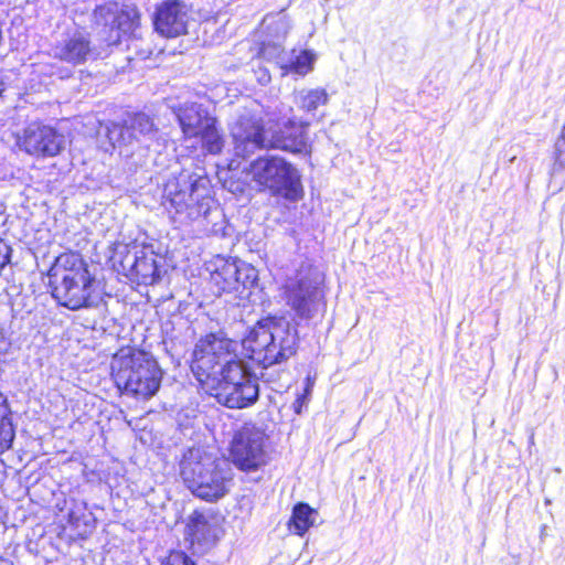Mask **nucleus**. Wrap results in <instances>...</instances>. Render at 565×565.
<instances>
[{"label":"nucleus","instance_id":"nucleus-33","mask_svg":"<svg viewBox=\"0 0 565 565\" xmlns=\"http://www.w3.org/2000/svg\"><path fill=\"white\" fill-rule=\"evenodd\" d=\"M85 510V503L75 504V508L71 509L68 512L70 524L79 527L81 523L83 522L85 525H88L93 518L90 513L86 514Z\"/></svg>","mask_w":565,"mask_h":565},{"label":"nucleus","instance_id":"nucleus-16","mask_svg":"<svg viewBox=\"0 0 565 565\" xmlns=\"http://www.w3.org/2000/svg\"><path fill=\"white\" fill-rule=\"evenodd\" d=\"M307 126L308 124L288 119L284 127L269 138L268 148L292 153L308 152Z\"/></svg>","mask_w":565,"mask_h":565},{"label":"nucleus","instance_id":"nucleus-37","mask_svg":"<svg viewBox=\"0 0 565 565\" xmlns=\"http://www.w3.org/2000/svg\"><path fill=\"white\" fill-rule=\"evenodd\" d=\"M316 380H317L316 374H313V375L308 374L307 375V377H306V386H305V392H303L305 395H307V396L311 395V392H312V388L315 386Z\"/></svg>","mask_w":565,"mask_h":565},{"label":"nucleus","instance_id":"nucleus-23","mask_svg":"<svg viewBox=\"0 0 565 565\" xmlns=\"http://www.w3.org/2000/svg\"><path fill=\"white\" fill-rule=\"evenodd\" d=\"M238 343L227 338L222 330L201 337L193 353H236Z\"/></svg>","mask_w":565,"mask_h":565},{"label":"nucleus","instance_id":"nucleus-7","mask_svg":"<svg viewBox=\"0 0 565 565\" xmlns=\"http://www.w3.org/2000/svg\"><path fill=\"white\" fill-rule=\"evenodd\" d=\"M266 434L253 424H245L235 431L231 441L230 456L233 463L243 471H256L269 460L266 450Z\"/></svg>","mask_w":565,"mask_h":565},{"label":"nucleus","instance_id":"nucleus-14","mask_svg":"<svg viewBox=\"0 0 565 565\" xmlns=\"http://www.w3.org/2000/svg\"><path fill=\"white\" fill-rule=\"evenodd\" d=\"M94 278L90 274L79 276H62L52 291L53 297L64 307L72 310L89 305Z\"/></svg>","mask_w":565,"mask_h":565},{"label":"nucleus","instance_id":"nucleus-15","mask_svg":"<svg viewBox=\"0 0 565 565\" xmlns=\"http://www.w3.org/2000/svg\"><path fill=\"white\" fill-rule=\"evenodd\" d=\"M54 57L72 65H81L88 61L97 60L100 53L92 46L88 34L74 31L64 38L53 47Z\"/></svg>","mask_w":565,"mask_h":565},{"label":"nucleus","instance_id":"nucleus-6","mask_svg":"<svg viewBox=\"0 0 565 565\" xmlns=\"http://www.w3.org/2000/svg\"><path fill=\"white\" fill-rule=\"evenodd\" d=\"M286 361L287 355H263L262 360L248 355V361H227L223 366L216 390L232 386V383L241 385L247 381L258 382L259 379L265 382H275L279 379L281 365Z\"/></svg>","mask_w":565,"mask_h":565},{"label":"nucleus","instance_id":"nucleus-24","mask_svg":"<svg viewBox=\"0 0 565 565\" xmlns=\"http://www.w3.org/2000/svg\"><path fill=\"white\" fill-rule=\"evenodd\" d=\"M290 30V21L284 12L267 14L262 21V31L266 34L265 40L282 42Z\"/></svg>","mask_w":565,"mask_h":565},{"label":"nucleus","instance_id":"nucleus-5","mask_svg":"<svg viewBox=\"0 0 565 565\" xmlns=\"http://www.w3.org/2000/svg\"><path fill=\"white\" fill-rule=\"evenodd\" d=\"M116 362L121 367L118 377L125 382V390L128 393L143 399L157 393L162 371L152 355H119Z\"/></svg>","mask_w":565,"mask_h":565},{"label":"nucleus","instance_id":"nucleus-35","mask_svg":"<svg viewBox=\"0 0 565 565\" xmlns=\"http://www.w3.org/2000/svg\"><path fill=\"white\" fill-rule=\"evenodd\" d=\"M161 565H195L194 562L183 552H172Z\"/></svg>","mask_w":565,"mask_h":565},{"label":"nucleus","instance_id":"nucleus-1","mask_svg":"<svg viewBox=\"0 0 565 565\" xmlns=\"http://www.w3.org/2000/svg\"><path fill=\"white\" fill-rule=\"evenodd\" d=\"M162 205L173 223L188 225L199 220L211 223L221 212L211 196L210 181L196 173L181 172L167 181L162 193Z\"/></svg>","mask_w":565,"mask_h":565},{"label":"nucleus","instance_id":"nucleus-9","mask_svg":"<svg viewBox=\"0 0 565 565\" xmlns=\"http://www.w3.org/2000/svg\"><path fill=\"white\" fill-rule=\"evenodd\" d=\"M287 305L300 320H311L324 309V294L318 275H302L289 280L284 287Z\"/></svg>","mask_w":565,"mask_h":565},{"label":"nucleus","instance_id":"nucleus-19","mask_svg":"<svg viewBox=\"0 0 565 565\" xmlns=\"http://www.w3.org/2000/svg\"><path fill=\"white\" fill-rule=\"evenodd\" d=\"M218 403L228 408H245L256 403L259 396L258 382L247 381L245 384L223 386L216 392Z\"/></svg>","mask_w":565,"mask_h":565},{"label":"nucleus","instance_id":"nucleus-8","mask_svg":"<svg viewBox=\"0 0 565 565\" xmlns=\"http://www.w3.org/2000/svg\"><path fill=\"white\" fill-rule=\"evenodd\" d=\"M124 275L141 285H153L160 278L156 255L149 246L116 243L111 256Z\"/></svg>","mask_w":565,"mask_h":565},{"label":"nucleus","instance_id":"nucleus-22","mask_svg":"<svg viewBox=\"0 0 565 565\" xmlns=\"http://www.w3.org/2000/svg\"><path fill=\"white\" fill-rule=\"evenodd\" d=\"M238 260L218 258L211 274L212 281L221 291L232 292L237 288Z\"/></svg>","mask_w":565,"mask_h":565},{"label":"nucleus","instance_id":"nucleus-26","mask_svg":"<svg viewBox=\"0 0 565 565\" xmlns=\"http://www.w3.org/2000/svg\"><path fill=\"white\" fill-rule=\"evenodd\" d=\"M55 276H79L89 274L87 264L84 262L78 253H63L55 262L54 266Z\"/></svg>","mask_w":565,"mask_h":565},{"label":"nucleus","instance_id":"nucleus-39","mask_svg":"<svg viewBox=\"0 0 565 565\" xmlns=\"http://www.w3.org/2000/svg\"><path fill=\"white\" fill-rule=\"evenodd\" d=\"M258 81H259L260 84L265 85V84L269 83L270 75L268 74V72L265 71V72L262 73V75L259 76Z\"/></svg>","mask_w":565,"mask_h":565},{"label":"nucleus","instance_id":"nucleus-13","mask_svg":"<svg viewBox=\"0 0 565 565\" xmlns=\"http://www.w3.org/2000/svg\"><path fill=\"white\" fill-rule=\"evenodd\" d=\"M190 9L181 0H166L157 6L153 14V25L158 34L174 39L188 32Z\"/></svg>","mask_w":565,"mask_h":565},{"label":"nucleus","instance_id":"nucleus-11","mask_svg":"<svg viewBox=\"0 0 565 565\" xmlns=\"http://www.w3.org/2000/svg\"><path fill=\"white\" fill-rule=\"evenodd\" d=\"M20 150L38 158L55 157L64 148L65 137L53 127L34 121L17 135Z\"/></svg>","mask_w":565,"mask_h":565},{"label":"nucleus","instance_id":"nucleus-17","mask_svg":"<svg viewBox=\"0 0 565 565\" xmlns=\"http://www.w3.org/2000/svg\"><path fill=\"white\" fill-rule=\"evenodd\" d=\"M180 128L185 139L198 138L204 128H209L215 117L196 103H185L175 111Z\"/></svg>","mask_w":565,"mask_h":565},{"label":"nucleus","instance_id":"nucleus-2","mask_svg":"<svg viewBox=\"0 0 565 565\" xmlns=\"http://www.w3.org/2000/svg\"><path fill=\"white\" fill-rule=\"evenodd\" d=\"M180 473L189 490L205 501H217L231 488L228 463L213 458L200 448H190L180 462Z\"/></svg>","mask_w":565,"mask_h":565},{"label":"nucleus","instance_id":"nucleus-3","mask_svg":"<svg viewBox=\"0 0 565 565\" xmlns=\"http://www.w3.org/2000/svg\"><path fill=\"white\" fill-rule=\"evenodd\" d=\"M100 127L99 134L107 139L100 148L109 153L118 149L124 157L132 156L137 149L150 148L158 135L152 119L143 113L129 115L122 122L107 121Z\"/></svg>","mask_w":565,"mask_h":565},{"label":"nucleus","instance_id":"nucleus-30","mask_svg":"<svg viewBox=\"0 0 565 565\" xmlns=\"http://www.w3.org/2000/svg\"><path fill=\"white\" fill-rule=\"evenodd\" d=\"M209 128H204L199 137L202 148L210 154H218L224 148V136L218 128L217 119L215 118L209 124Z\"/></svg>","mask_w":565,"mask_h":565},{"label":"nucleus","instance_id":"nucleus-20","mask_svg":"<svg viewBox=\"0 0 565 565\" xmlns=\"http://www.w3.org/2000/svg\"><path fill=\"white\" fill-rule=\"evenodd\" d=\"M275 320L271 318L259 321L242 340V348L247 353H263L276 350Z\"/></svg>","mask_w":565,"mask_h":565},{"label":"nucleus","instance_id":"nucleus-18","mask_svg":"<svg viewBox=\"0 0 565 565\" xmlns=\"http://www.w3.org/2000/svg\"><path fill=\"white\" fill-rule=\"evenodd\" d=\"M186 527L191 544L196 545L200 552L211 548L218 539V529L214 519L204 513L194 512Z\"/></svg>","mask_w":565,"mask_h":565},{"label":"nucleus","instance_id":"nucleus-28","mask_svg":"<svg viewBox=\"0 0 565 565\" xmlns=\"http://www.w3.org/2000/svg\"><path fill=\"white\" fill-rule=\"evenodd\" d=\"M329 96L324 88L301 89L295 94V104L302 110L312 113L328 103Z\"/></svg>","mask_w":565,"mask_h":565},{"label":"nucleus","instance_id":"nucleus-38","mask_svg":"<svg viewBox=\"0 0 565 565\" xmlns=\"http://www.w3.org/2000/svg\"><path fill=\"white\" fill-rule=\"evenodd\" d=\"M308 399H309V396H307L305 394L297 397V399L295 402V412L297 414H300L302 405L306 404L308 402Z\"/></svg>","mask_w":565,"mask_h":565},{"label":"nucleus","instance_id":"nucleus-36","mask_svg":"<svg viewBox=\"0 0 565 565\" xmlns=\"http://www.w3.org/2000/svg\"><path fill=\"white\" fill-rule=\"evenodd\" d=\"M10 246L0 239V270L10 262Z\"/></svg>","mask_w":565,"mask_h":565},{"label":"nucleus","instance_id":"nucleus-4","mask_svg":"<svg viewBox=\"0 0 565 565\" xmlns=\"http://www.w3.org/2000/svg\"><path fill=\"white\" fill-rule=\"evenodd\" d=\"M259 188L269 190L273 194L288 200L300 199L302 186L298 170L284 158L277 156L259 157L250 162L247 170Z\"/></svg>","mask_w":565,"mask_h":565},{"label":"nucleus","instance_id":"nucleus-12","mask_svg":"<svg viewBox=\"0 0 565 565\" xmlns=\"http://www.w3.org/2000/svg\"><path fill=\"white\" fill-rule=\"evenodd\" d=\"M230 134L234 145L235 154L248 157L255 151L268 148L269 138L262 118L245 111L230 126Z\"/></svg>","mask_w":565,"mask_h":565},{"label":"nucleus","instance_id":"nucleus-40","mask_svg":"<svg viewBox=\"0 0 565 565\" xmlns=\"http://www.w3.org/2000/svg\"><path fill=\"white\" fill-rule=\"evenodd\" d=\"M4 88H6L4 83H3L2 78L0 77V95L3 93Z\"/></svg>","mask_w":565,"mask_h":565},{"label":"nucleus","instance_id":"nucleus-32","mask_svg":"<svg viewBox=\"0 0 565 565\" xmlns=\"http://www.w3.org/2000/svg\"><path fill=\"white\" fill-rule=\"evenodd\" d=\"M257 270L252 265L238 260V274H237V288L243 286L244 288L253 287L257 280Z\"/></svg>","mask_w":565,"mask_h":565},{"label":"nucleus","instance_id":"nucleus-31","mask_svg":"<svg viewBox=\"0 0 565 565\" xmlns=\"http://www.w3.org/2000/svg\"><path fill=\"white\" fill-rule=\"evenodd\" d=\"M260 56L264 60L273 61L280 70L286 65L288 52L282 47V42L264 40L260 47Z\"/></svg>","mask_w":565,"mask_h":565},{"label":"nucleus","instance_id":"nucleus-21","mask_svg":"<svg viewBox=\"0 0 565 565\" xmlns=\"http://www.w3.org/2000/svg\"><path fill=\"white\" fill-rule=\"evenodd\" d=\"M218 356L220 355H193L190 367L193 375L201 384L210 385L213 388L217 387L225 364L218 360Z\"/></svg>","mask_w":565,"mask_h":565},{"label":"nucleus","instance_id":"nucleus-25","mask_svg":"<svg viewBox=\"0 0 565 565\" xmlns=\"http://www.w3.org/2000/svg\"><path fill=\"white\" fill-rule=\"evenodd\" d=\"M316 54L311 51L303 50L296 53L295 50L288 53L286 65L281 68V75L295 73L305 76L313 70Z\"/></svg>","mask_w":565,"mask_h":565},{"label":"nucleus","instance_id":"nucleus-27","mask_svg":"<svg viewBox=\"0 0 565 565\" xmlns=\"http://www.w3.org/2000/svg\"><path fill=\"white\" fill-rule=\"evenodd\" d=\"M317 515V511L311 509L307 503L296 504L288 523L289 530L298 535H303L308 529L315 524Z\"/></svg>","mask_w":565,"mask_h":565},{"label":"nucleus","instance_id":"nucleus-41","mask_svg":"<svg viewBox=\"0 0 565 565\" xmlns=\"http://www.w3.org/2000/svg\"><path fill=\"white\" fill-rule=\"evenodd\" d=\"M284 350H286V348H282V347H281V348H279V350H278V352H277V353H278V354H281Z\"/></svg>","mask_w":565,"mask_h":565},{"label":"nucleus","instance_id":"nucleus-29","mask_svg":"<svg viewBox=\"0 0 565 565\" xmlns=\"http://www.w3.org/2000/svg\"><path fill=\"white\" fill-rule=\"evenodd\" d=\"M15 436L7 398L0 393V454L11 448Z\"/></svg>","mask_w":565,"mask_h":565},{"label":"nucleus","instance_id":"nucleus-34","mask_svg":"<svg viewBox=\"0 0 565 565\" xmlns=\"http://www.w3.org/2000/svg\"><path fill=\"white\" fill-rule=\"evenodd\" d=\"M554 171L565 169V124L554 145Z\"/></svg>","mask_w":565,"mask_h":565},{"label":"nucleus","instance_id":"nucleus-10","mask_svg":"<svg viewBox=\"0 0 565 565\" xmlns=\"http://www.w3.org/2000/svg\"><path fill=\"white\" fill-rule=\"evenodd\" d=\"M97 24L109 28L106 39L108 45H117L121 38L134 35L140 24V13L137 7L108 2L97 7L94 11Z\"/></svg>","mask_w":565,"mask_h":565}]
</instances>
